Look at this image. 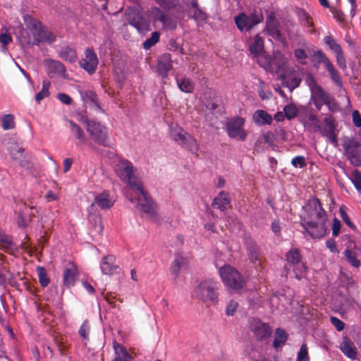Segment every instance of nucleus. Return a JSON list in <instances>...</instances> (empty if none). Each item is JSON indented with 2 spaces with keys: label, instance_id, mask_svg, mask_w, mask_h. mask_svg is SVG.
<instances>
[{
  "label": "nucleus",
  "instance_id": "1",
  "mask_svg": "<svg viewBox=\"0 0 361 361\" xmlns=\"http://www.w3.org/2000/svg\"><path fill=\"white\" fill-rule=\"evenodd\" d=\"M115 171L119 178L129 188L126 192V197L132 203H136L145 213L153 216L155 214L156 204L144 189L142 182L135 176V168L127 159H121L115 166Z\"/></svg>",
  "mask_w": 361,
  "mask_h": 361
},
{
  "label": "nucleus",
  "instance_id": "2",
  "mask_svg": "<svg viewBox=\"0 0 361 361\" xmlns=\"http://www.w3.org/2000/svg\"><path fill=\"white\" fill-rule=\"evenodd\" d=\"M306 216L302 219V225L312 238H321L325 235L327 227V216L318 198L310 199L303 207Z\"/></svg>",
  "mask_w": 361,
  "mask_h": 361
},
{
  "label": "nucleus",
  "instance_id": "3",
  "mask_svg": "<svg viewBox=\"0 0 361 361\" xmlns=\"http://www.w3.org/2000/svg\"><path fill=\"white\" fill-rule=\"evenodd\" d=\"M25 21L27 27L34 37L33 44L39 45L40 42L51 44L56 40L55 36L44 27L38 20L31 16H27Z\"/></svg>",
  "mask_w": 361,
  "mask_h": 361
},
{
  "label": "nucleus",
  "instance_id": "4",
  "mask_svg": "<svg viewBox=\"0 0 361 361\" xmlns=\"http://www.w3.org/2000/svg\"><path fill=\"white\" fill-rule=\"evenodd\" d=\"M218 289V282L207 279L198 284L194 289L193 294L196 298L204 302L216 304L219 298Z\"/></svg>",
  "mask_w": 361,
  "mask_h": 361
},
{
  "label": "nucleus",
  "instance_id": "5",
  "mask_svg": "<svg viewBox=\"0 0 361 361\" xmlns=\"http://www.w3.org/2000/svg\"><path fill=\"white\" fill-rule=\"evenodd\" d=\"M219 274L225 286L238 291L244 286V280L240 272L233 267L226 264L221 267Z\"/></svg>",
  "mask_w": 361,
  "mask_h": 361
},
{
  "label": "nucleus",
  "instance_id": "6",
  "mask_svg": "<svg viewBox=\"0 0 361 361\" xmlns=\"http://www.w3.org/2000/svg\"><path fill=\"white\" fill-rule=\"evenodd\" d=\"M257 63L267 71L277 73L283 68L286 63V58L281 52L276 51L271 56L262 54L257 59Z\"/></svg>",
  "mask_w": 361,
  "mask_h": 361
},
{
  "label": "nucleus",
  "instance_id": "7",
  "mask_svg": "<svg viewBox=\"0 0 361 361\" xmlns=\"http://www.w3.org/2000/svg\"><path fill=\"white\" fill-rule=\"evenodd\" d=\"M286 265L293 268L295 278L301 280L305 276L306 266L302 261V255L300 251L295 247H292L286 254Z\"/></svg>",
  "mask_w": 361,
  "mask_h": 361
},
{
  "label": "nucleus",
  "instance_id": "8",
  "mask_svg": "<svg viewBox=\"0 0 361 361\" xmlns=\"http://www.w3.org/2000/svg\"><path fill=\"white\" fill-rule=\"evenodd\" d=\"M87 130L95 142L104 147L110 146L107 128L100 122L94 120L87 121Z\"/></svg>",
  "mask_w": 361,
  "mask_h": 361
},
{
  "label": "nucleus",
  "instance_id": "9",
  "mask_svg": "<svg viewBox=\"0 0 361 361\" xmlns=\"http://www.w3.org/2000/svg\"><path fill=\"white\" fill-rule=\"evenodd\" d=\"M237 27L240 30H250L255 25L262 23L264 20L263 13L261 11H254L250 15L240 13L234 18Z\"/></svg>",
  "mask_w": 361,
  "mask_h": 361
},
{
  "label": "nucleus",
  "instance_id": "10",
  "mask_svg": "<svg viewBox=\"0 0 361 361\" xmlns=\"http://www.w3.org/2000/svg\"><path fill=\"white\" fill-rule=\"evenodd\" d=\"M245 119L240 116H235L228 121L226 126V131L229 137L238 141H245L247 136V131L244 129Z\"/></svg>",
  "mask_w": 361,
  "mask_h": 361
},
{
  "label": "nucleus",
  "instance_id": "11",
  "mask_svg": "<svg viewBox=\"0 0 361 361\" xmlns=\"http://www.w3.org/2000/svg\"><path fill=\"white\" fill-rule=\"evenodd\" d=\"M344 154L354 166H361V143L357 140H348L343 145Z\"/></svg>",
  "mask_w": 361,
  "mask_h": 361
},
{
  "label": "nucleus",
  "instance_id": "12",
  "mask_svg": "<svg viewBox=\"0 0 361 361\" xmlns=\"http://www.w3.org/2000/svg\"><path fill=\"white\" fill-rule=\"evenodd\" d=\"M173 139L182 147L188 149L193 154H197L199 145L197 142V140L190 134L185 132L183 128H180L174 133Z\"/></svg>",
  "mask_w": 361,
  "mask_h": 361
},
{
  "label": "nucleus",
  "instance_id": "13",
  "mask_svg": "<svg viewBox=\"0 0 361 361\" xmlns=\"http://www.w3.org/2000/svg\"><path fill=\"white\" fill-rule=\"evenodd\" d=\"M250 329L255 340L259 342L266 341L272 334L270 325L258 319L250 320Z\"/></svg>",
  "mask_w": 361,
  "mask_h": 361
},
{
  "label": "nucleus",
  "instance_id": "14",
  "mask_svg": "<svg viewBox=\"0 0 361 361\" xmlns=\"http://www.w3.org/2000/svg\"><path fill=\"white\" fill-rule=\"evenodd\" d=\"M99 59L93 49L88 48L85 51V58L80 62V66L86 71L90 75L94 74L97 68Z\"/></svg>",
  "mask_w": 361,
  "mask_h": 361
},
{
  "label": "nucleus",
  "instance_id": "15",
  "mask_svg": "<svg viewBox=\"0 0 361 361\" xmlns=\"http://www.w3.org/2000/svg\"><path fill=\"white\" fill-rule=\"evenodd\" d=\"M44 66L49 78L59 76L66 78V68L59 61L47 59L44 60Z\"/></svg>",
  "mask_w": 361,
  "mask_h": 361
},
{
  "label": "nucleus",
  "instance_id": "16",
  "mask_svg": "<svg viewBox=\"0 0 361 361\" xmlns=\"http://www.w3.org/2000/svg\"><path fill=\"white\" fill-rule=\"evenodd\" d=\"M266 23V29L268 34L274 39L284 43L286 42V39L281 33L279 30V23L276 20L274 13H271L267 18Z\"/></svg>",
  "mask_w": 361,
  "mask_h": 361
},
{
  "label": "nucleus",
  "instance_id": "17",
  "mask_svg": "<svg viewBox=\"0 0 361 361\" xmlns=\"http://www.w3.org/2000/svg\"><path fill=\"white\" fill-rule=\"evenodd\" d=\"M100 269L105 275L111 276L118 274L120 271L119 266L116 264V257L114 255L104 257L100 262Z\"/></svg>",
  "mask_w": 361,
  "mask_h": 361
},
{
  "label": "nucleus",
  "instance_id": "18",
  "mask_svg": "<svg viewBox=\"0 0 361 361\" xmlns=\"http://www.w3.org/2000/svg\"><path fill=\"white\" fill-rule=\"evenodd\" d=\"M173 68L171 55L169 53L161 54L157 61V72L162 78L168 77V73Z\"/></svg>",
  "mask_w": 361,
  "mask_h": 361
},
{
  "label": "nucleus",
  "instance_id": "19",
  "mask_svg": "<svg viewBox=\"0 0 361 361\" xmlns=\"http://www.w3.org/2000/svg\"><path fill=\"white\" fill-rule=\"evenodd\" d=\"M78 276V269L75 264H70L66 267L63 272V284L67 288L74 286Z\"/></svg>",
  "mask_w": 361,
  "mask_h": 361
},
{
  "label": "nucleus",
  "instance_id": "20",
  "mask_svg": "<svg viewBox=\"0 0 361 361\" xmlns=\"http://www.w3.org/2000/svg\"><path fill=\"white\" fill-rule=\"evenodd\" d=\"M0 249L9 254H14L18 251V246L13 243L11 236L6 235L0 229Z\"/></svg>",
  "mask_w": 361,
  "mask_h": 361
},
{
  "label": "nucleus",
  "instance_id": "21",
  "mask_svg": "<svg viewBox=\"0 0 361 361\" xmlns=\"http://www.w3.org/2000/svg\"><path fill=\"white\" fill-rule=\"evenodd\" d=\"M340 350L345 356L353 360L355 359L357 354L354 343L347 336L343 337L340 345Z\"/></svg>",
  "mask_w": 361,
  "mask_h": 361
},
{
  "label": "nucleus",
  "instance_id": "22",
  "mask_svg": "<svg viewBox=\"0 0 361 361\" xmlns=\"http://www.w3.org/2000/svg\"><path fill=\"white\" fill-rule=\"evenodd\" d=\"M82 99L86 102H90L91 107L97 111L102 112L100 106L98 96L92 90H86L80 92Z\"/></svg>",
  "mask_w": 361,
  "mask_h": 361
},
{
  "label": "nucleus",
  "instance_id": "23",
  "mask_svg": "<svg viewBox=\"0 0 361 361\" xmlns=\"http://www.w3.org/2000/svg\"><path fill=\"white\" fill-rule=\"evenodd\" d=\"M69 124L71 126V133L78 140L76 145L78 147H81L87 142V137L84 131L82 128L74 121L72 120L69 121Z\"/></svg>",
  "mask_w": 361,
  "mask_h": 361
},
{
  "label": "nucleus",
  "instance_id": "24",
  "mask_svg": "<svg viewBox=\"0 0 361 361\" xmlns=\"http://www.w3.org/2000/svg\"><path fill=\"white\" fill-rule=\"evenodd\" d=\"M253 121L259 126L270 125L273 121L271 114L264 110H257L252 115Z\"/></svg>",
  "mask_w": 361,
  "mask_h": 361
},
{
  "label": "nucleus",
  "instance_id": "25",
  "mask_svg": "<svg viewBox=\"0 0 361 361\" xmlns=\"http://www.w3.org/2000/svg\"><path fill=\"white\" fill-rule=\"evenodd\" d=\"M113 348L115 352V357L112 361H130L132 356L127 351L126 348L120 343L114 341Z\"/></svg>",
  "mask_w": 361,
  "mask_h": 361
},
{
  "label": "nucleus",
  "instance_id": "26",
  "mask_svg": "<svg viewBox=\"0 0 361 361\" xmlns=\"http://www.w3.org/2000/svg\"><path fill=\"white\" fill-rule=\"evenodd\" d=\"M94 203L101 209H107L114 205V200L110 197L109 192L104 191L95 197Z\"/></svg>",
  "mask_w": 361,
  "mask_h": 361
},
{
  "label": "nucleus",
  "instance_id": "27",
  "mask_svg": "<svg viewBox=\"0 0 361 361\" xmlns=\"http://www.w3.org/2000/svg\"><path fill=\"white\" fill-rule=\"evenodd\" d=\"M231 200L228 193L221 192L219 195L213 200L212 205L214 208L224 211L226 207L230 204Z\"/></svg>",
  "mask_w": 361,
  "mask_h": 361
},
{
  "label": "nucleus",
  "instance_id": "28",
  "mask_svg": "<svg viewBox=\"0 0 361 361\" xmlns=\"http://www.w3.org/2000/svg\"><path fill=\"white\" fill-rule=\"evenodd\" d=\"M250 52L257 59L263 54L264 41L259 35L255 36L253 42L249 45Z\"/></svg>",
  "mask_w": 361,
  "mask_h": 361
},
{
  "label": "nucleus",
  "instance_id": "29",
  "mask_svg": "<svg viewBox=\"0 0 361 361\" xmlns=\"http://www.w3.org/2000/svg\"><path fill=\"white\" fill-rule=\"evenodd\" d=\"M59 57L71 63H74L77 59V53L75 49L68 45L63 47L59 53Z\"/></svg>",
  "mask_w": 361,
  "mask_h": 361
},
{
  "label": "nucleus",
  "instance_id": "30",
  "mask_svg": "<svg viewBox=\"0 0 361 361\" xmlns=\"http://www.w3.org/2000/svg\"><path fill=\"white\" fill-rule=\"evenodd\" d=\"M288 338V334L286 331L281 328H277L275 330L274 339L273 342V347L278 349L282 345H285Z\"/></svg>",
  "mask_w": 361,
  "mask_h": 361
},
{
  "label": "nucleus",
  "instance_id": "31",
  "mask_svg": "<svg viewBox=\"0 0 361 361\" xmlns=\"http://www.w3.org/2000/svg\"><path fill=\"white\" fill-rule=\"evenodd\" d=\"M312 99L322 101L323 102H327L331 97L327 92H326L321 86H315L314 90L311 92Z\"/></svg>",
  "mask_w": 361,
  "mask_h": 361
},
{
  "label": "nucleus",
  "instance_id": "32",
  "mask_svg": "<svg viewBox=\"0 0 361 361\" xmlns=\"http://www.w3.org/2000/svg\"><path fill=\"white\" fill-rule=\"evenodd\" d=\"M343 255L346 257L348 263L350 264L353 267L355 268L360 267V261L357 259V253L355 251L347 249L344 251Z\"/></svg>",
  "mask_w": 361,
  "mask_h": 361
},
{
  "label": "nucleus",
  "instance_id": "33",
  "mask_svg": "<svg viewBox=\"0 0 361 361\" xmlns=\"http://www.w3.org/2000/svg\"><path fill=\"white\" fill-rule=\"evenodd\" d=\"M50 85H51V83L48 80H44L42 82V90L40 92H39L37 94H36L35 95V101L37 104H39L40 102L49 97V87H50Z\"/></svg>",
  "mask_w": 361,
  "mask_h": 361
},
{
  "label": "nucleus",
  "instance_id": "34",
  "mask_svg": "<svg viewBox=\"0 0 361 361\" xmlns=\"http://www.w3.org/2000/svg\"><path fill=\"white\" fill-rule=\"evenodd\" d=\"M300 23L306 27H313L314 23L309 13L304 9H300L298 13Z\"/></svg>",
  "mask_w": 361,
  "mask_h": 361
},
{
  "label": "nucleus",
  "instance_id": "35",
  "mask_svg": "<svg viewBox=\"0 0 361 361\" xmlns=\"http://www.w3.org/2000/svg\"><path fill=\"white\" fill-rule=\"evenodd\" d=\"M326 69L328 70L330 74L331 79L336 84V85L338 86V87H342L343 82L341 80V77L338 71L334 68L333 63L329 66V67H327Z\"/></svg>",
  "mask_w": 361,
  "mask_h": 361
},
{
  "label": "nucleus",
  "instance_id": "36",
  "mask_svg": "<svg viewBox=\"0 0 361 361\" xmlns=\"http://www.w3.org/2000/svg\"><path fill=\"white\" fill-rule=\"evenodd\" d=\"M177 85L179 89L185 93H190L194 89L193 82L188 78H183L181 81H179L176 78Z\"/></svg>",
  "mask_w": 361,
  "mask_h": 361
},
{
  "label": "nucleus",
  "instance_id": "37",
  "mask_svg": "<svg viewBox=\"0 0 361 361\" xmlns=\"http://www.w3.org/2000/svg\"><path fill=\"white\" fill-rule=\"evenodd\" d=\"M1 128L8 130L15 128L14 116L11 114H5L1 117Z\"/></svg>",
  "mask_w": 361,
  "mask_h": 361
},
{
  "label": "nucleus",
  "instance_id": "38",
  "mask_svg": "<svg viewBox=\"0 0 361 361\" xmlns=\"http://www.w3.org/2000/svg\"><path fill=\"white\" fill-rule=\"evenodd\" d=\"M313 58L316 63H323L325 66L326 68L329 67V66L332 64L331 61L329 59L326 54L323 53L321 50L314 52Z\"/></svg>",
  "mask_w": 361,
  "mask_h": 361
},
{
  "label": "nucleus",
  "instance_id": "39",
  "mask_svg": "<svg viewBox=\"0 0 361 361\" xmlns=\"http://www.w3.org/2000/svg\"><path fill=\"white\" fill-rule=\"evenodd\" d=\"M155 1L164 10L169 11L176 7H180L178 0H155Z\"/></svg>",
  "mask_w": 361,
  "mask_h": 361
},
{
  "label": "nucleus",
  "instance_id": "40",
  "mask_svg": "<svg viewBox=\"0 0 361 361\" xmlns=\"http://www.w3.org/2000/svg\"><path fill=\"white\" fill-rule=\"evenodd\" d=\"M8 150L10 156L13 160L16 161L18 160L19 158L23 157L24 149L23 147H18L16 143L12 144L9 147Z\"/></svg>",
  "mask_w": 361,
  "mask_h": 361
},
{
  "label": "nucleus",
  "instance_id": "41",
  "mask_svg": "<svg viewBox=\"0 0 361 361\" xmlns=\"http://www.w3.org/2000/svg\"><path fill=\"white\" fill-rule=\"evenodd\" d=\"M160 33L159 32H154L152 33L151 37L147 39L143 42V48L145 49H149L154 46L159 40Z\"/></svg>",
  "mask_w": 361,
  "mask_h": 361
},
{
  "label": "nucleus",
  "instance_id": "42",
  "mask_svg": "<svg viewBox=\"0 0 361 361\" xmlns=\"http://www.w3.org/2000/svg\"><path fill=\"white\" fill-rule=\"evenodd\" d=\"M183 258L178 257L173 260V262H172V264L171 265L170 271H171V274L173 276L175 279L178 277V276L179 274V271H180V267H181V265L183 263Z\"/></svg>",
  "mask_w": 361,
  "mask_h": 361
},
{
  "label": "nucleus",
  "instance_id": "43",
  "mask_svg": "<svg viewBox=\"0 0 361 361\" xmlns=\"http://www.w3.org/2000/svg\"><path fill=\"white\" fill-rule=\"evenodd\" d=\"M37 274L40 285L44 288L47 287L49 285L50 280L47 274L45 269L42 267H38Z\"/></svg>",
  "mask_w": 361,
  "mask_h": 361
},
{
  "label": "nucleus",
  "instance_id": "44",
  "mask_svg": "<svg viewBox=\"0 0 361 361\" xmlns=\"http://www.w3.org/2000/svg\"><path fill=\"white\" fill-rule=\"evenodd\" d=\"M248 255L252 262L256 264L257 262L258 264H260L259 252L256 245H250L248 247Z\"/></svg>",
  "mask_w": 361,
  "mask_h": 361
},
{
  "label": "nucleus",
  "instance_id": "45",
  "mask_svg": "<svg viewBox=\"0 0 361 361\" xmlns=\"http://www.w3.org/2000/svg\"><path fill=\"white\" fill-rule=\"evenodd\" d=\"M283 111L285 116L288 120H291L297 116L298 110L294 104H288L284 106Z\"/></svg>",
  "mask_w": 361,
  "mask_h": 361
},
{
  "label": "nucleus",
  "instance_id": "46",
  "mask_svg": "<svg viewBox=\"0 0 361 361\" xmlns=\"http://www.w3.org/2000/svg\"><path fill=\"white\" fill-rule=\"evenodd\" d=\"M350 179L356 190L361 191V172L355 169L352 172Z\"/></svg>",
  "mask_w": 361,
  "mask_h": 361
},
{
  "label": "nucleus",
  "instance_id": "47",
  "mask_svg": "<svg viewBox=\"0 0 361 361\" xmlns=\"http://www.w3.org/2000/svg\"><path fill=\"white\" fill-rule=\"evenodd\" d=\"M150 13L154 21H159L161 23L166 16V14H165L164 12L158 7L152 8Z\"/></svg>",
  "mask_w": 361,
  "mask_h": 361
},
{
  "label": "nucleus",
  "instance_id": "48",
  "mask_svg": "<svg viewBox=\"0 0 361 361\" xmlns=\"http://www.w3.org/2000/svg\"><path fill=\"white\" fill-rule=\"evenodd\" d=\"M297 361H310L308 348L305 343L300 346L297 355Z\"/></svg>",
  "mask_w": 361,
  "mask_h": 361
},
{
  "label": "nucleus",
  "instance_id": "49",
  "mask_svg": "<svg viewBox=\"0 0 361 361\" xmlns=\"http://www.w3.org/2000/svg\"><path fill=\"white\" fill-rule=\"evenodd\" d=\"M190 12L193 13L192 18L195 20H204L207 18L206 13L202 11L199 5H197L196 7H192L190 9Z\"/></svg>",
  "mask_w": 361,
  "mask_h": 361
},
{
  "label": "nucleus",
  "instance_id": "50",
  "mask_svg": "<svg viewBox=\"0 0 361 361\" xmlns=\"http://www.w3.org/2000/svg\"><path fill=\"white\" fill-rule=\"evenodd\" d=\"M339 213L343 221L349 226L350 228L356 229L355 225L350 221L348 214L345 212V207L342 206L339 209Z\"/></svg>",
  "mask_w": 361,
  "mask_h": 361
},
{
  "label": "nucleus",
  "instance_id": "51",
  "mask_svg": "<svg viewBox=\"0 0 361 361\" xmlns=\"http://www.w3.org/2000/svg\"><path fill=\"white\" fill-rule=\"evenodd\" d=\"M324 43L329 47V48L336 53L341 49V46L336 43L335 39L331 36L325 37L324 39Z\"/></svg>",
  "mask_w": 361,
  "mask_h": 361
},
{
  "label": "nucleus",
  "instance_id": "52",
  "mask_svg": "<svg viewBox=\"0 0 361 361\" xmlns=\"http://www.w3.org/2000/svg\"><path fill=\"white\" fill-rule=\"evenodd\" d=\"M141 16L142 15H140L137 11L135 10L126 12V20L131 25H133L134 23H135V22L137 20L138 18Z\"/></svg>",
  "mask_w": 361,
  "mask_h": 361
},
{
  "label": "nucleus",
  "instance_id": "53",
  "mask_svg": "<svg viewBox=\"0 0 361 361\" xmlns=\"http://www.w3.org/2000/svg\"><path fill=\"white\" fill-rule=\"evenodd\" d=\"M164 28L175 30L177 27V22L169 16H166L161 22Z\"/></svg>",
  "mask_w": 361,
  "mask_h": 361
},
{
  "label": "nucleus",
  "instance_id": "54",
  "mask_svg": "<svg viewBox=\"0 0 361 361\" xmlns=\"http://www.w3.org/2000/svg\"><path fill=\"white\" fill-rule=\"evenodd\" d=\"M294 55L296 58L297 61L302 64H306V59H307V54H306L305 51L302 49H296L294 51Z\"/></svg>",
  "mask_w": 361,
  "mask_h": 361
},
{
  "label": "nucleus",
  "instance_id": "55",
  "mask_svg": "<svg viewBox=\"0 0 361 361\" xmlns=\"http://www.w3.org/2000/svg\"><path fill=\"white\" fill-rule=\"evenodd\" d=\"M90 327L89 323L87 320H85L78 331V333L81 337L85 340H87L89 338V333H90Z\"/></svg>",
  "mask_w": 361,
  "mask_h": 361
},
{
  "label": "nucleus",
  "instance_id": "56",
  "mask_svg": "<svg viewBox=\"0 0 361 361\" xmlns=\"http://www.w3.org/2000/svg\"><path fill=\"white\" fill-rule=\"evenodd\" d=\"M291 164L295 168H303L306 166L305 158L303 156H296L291 160Z\"/></svg>",
  "mask_w": 361,
  "mask_h": 361
},
{
  "label": "nucleus",
  "instance_id": "57",
  "mask_svg": "<svg viewBox=\"0 0 361 361\" xmlns=\"http://www.w3.org/2000/svg\"><path fill=\"white\" fill-rule=\"evenodd\" d=\"M30 221V219L29 217H26L23 212H19L17 218V224L19 226V227H27Z\"/></svg>",
  "mask_w": 361,
  "mask_h": 361
},
{
  "label": "nucleus",
  "instance_id": "58",
  "mask_svg": "<svg viewBox=\"0 0 361 361\" xmlns=\"http://www.w3.org/2000/svg\"><path fill=\"white\" fill-rule=\"evenodd\" d=\"M238 307V303L232 300L227 305L226 313L228 316H233L235 313Z\"/></svg>",
  "mask_w": 361,
  "mask_h": 361
},
{
  "label": "nucleus",
  "instance_id": "59",
  "mask_svg": "<svg viewBox=\"0 0 361 361\" xmlns=\"http://www.w3.org/2000/svg\"><path fill=\"white\" fill-rule=\"evenodd\" d=\"M335 54L336 55V61L338 66L341 69L345 70L346 68V62L342 49L340 51H336Z\"/></svg>",
  "mask_w": 361,
  "mask_h": 361
},
{
  "label": "nucleus",
  "instance_id": "60",
  "mask_svg": "<svg viewBox=\"0 0 361 361\" xmlns=\"http://www.w3.org/2000/svg\"><path fill=\"white\" fill-rule=\"evenodd\" d=\"M133 26L135 27L139 32L145 30L147 27V22L145 18L142 16L138 18L137 20L135 22V23H134Z\"/></svg>",
  "mask_w": 361,
  "mask_h": 361
},
{
  "label": "nucleus",
  "instance_id": "61",
  "mask_svg": "<svg viewBox=\"0 0 361 361\" xmlns=\"http://www.w3.org/2000/svg\"><path fill=\"white\" fill-rule=\"evenodd\" d=\"M56 98L63 104L69 105L72 103V98L67 94L63 92L58 93Z\"/></svg>",
  "mask_w": 361,
  "mask_h": 361
},
{
  "label": "nucleus",
  "instance_id": "62",
  "mask_svg": "<svg viewBox=\"0 0 361 361\" xmlns=\"http://www.w3.org/2000/svg\"><path fill=\"white\" fill-rule=\"evenodd\" d=\"M324 104L328 106L329 109L331 112H335L339 109L338 104L336 103L334 98L331 96L329 97V99H327V102H326Z\"/></svg>",
  "mask_w": 361,
  "mask_h": 361
},
{
  "label": "nucleus",
  "instance_id": "63",
  "mask_svg": "<svg viewBox=\"0 0 361 361\" xmlns=\"http://www.w3.org/2000/svg\"><path fill=\"white\" fill-rule=\"evenodd\" d=\"M93 220L94 221V225L93 226L94 231L99 234H102L103 232L104 226L102 225L101 218L99 216H95Z\"/></svg>",
  "mask_w": 361,
  "mask_h": 361
},
{
  "label": "nucleus",
  "instance_id": "64",
  "mask_svg": "<svg viewBox=\"0 0 361 361\" xmlns=\"http://www.w3.org/2000/svg\"><path fill=\"white\" fill-rule=\"evenodd\" d=\"M331 324L336 327L338 331H342L345 327V324L343 321L336 317H331L330 318Z\"/></svg>",
  "mask_w": 361,
  "mask_h": 361
}]
</instances>
